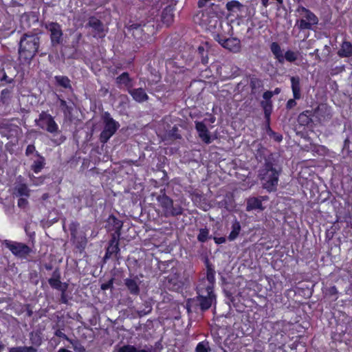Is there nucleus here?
<instances>
[{
  "label": "nucleus",
  "mask_w": 352,
  "mask_h": 352,
  "mask_svg": "<svg viewBox=\"0 0 352 352\" xmlns=\"http://www.w3.org/2000/svg\"><path fill=\"white\" fill-rule=\"evenodd\" d=\"M280 173L281 168L274 164L272 155H270L258 170V178L262 187L270 192L276 191Z\"/></svg>",
  "instance_id": "1"
},
{
  "label": "nucleus",
  "mask_w": 352,
  "mask_h": 352,
  "mask_svg": "<svg viewBox=\"0 0 352 352\" xmlns=\"http://www.w3.org/2000/svg\"><path fill=\"white\" fill-rule=\"evenodd\" d=\"M40 45V37L35 34H24L19 42V59L23 65H30Z\"/></svg>",
  "instance_id": "2"
},
{
  "label": "nucleus",
  "mask_w": 352,
  "mask_h": 352,
  "mask_svg": "<svg viewBox=\"0 0 352 352\" xmlns=\"http://www.w3.org/2000/svg\"><path fill=\"white\" fill-rule=\"evenodd\" d=\"M109 223L113 226L114 233L111 235V239L107 248L104 260L106 261L110 258L114 257L116 260L120 259L119 241L120 236V230L122 227V222L115 217L109 218Z\"/></svg>",
  "instance_id": "3"
},
{
  "label": "nucleus",
  "mask_w": 352,
  "mask_h": 352,
  "mask_svg": "<svg viewBox=\"0 0 352 352\" xmlns=\"http://www.w3.org/2000/svg\"><path fill=\"white\" fill-rule=\"evenodd\" d=\"M296 12L300 16V19L296 23V25L299 30H314L318 24L319 19L318 16L310 10L302 6H299Z\"/></svg>",
  "instance_id": "4"
},
{
  "label": "nucleus",
  "mask_w": 352,
  "mask_h": 352,
  "mask_svg": "<svg viewBox=\"0 0 352 352\" xmlns=\"http://www.w3.org/2000/svg\"><path fill=\"white\" fill-rule=\"evenodd\" d=\"M215 271L211 265H207L206 276L201 278L197 286L198 295L213 294V287L215 283Z\"/></svg>",
  "instance_id": "5"
},
{
  "label": "nucleus",
  "mask_w": 352,
  "mask_h": 352,
  "mask_svg": "<svg viewBox=\"0 0 352 352\" xmlns=\"http://www.w3.org/2000/svg\"><path fill=\"white\" fill-rule=\"evenodd\" d=\"M157 200L166 217H175L182 214L183 209L182 206L179 204H174L173 200L166 195L163 194L157 196Z\"/></svg>",
  "instance_id": "6"
},
{
  "label": "nucleus",
  "mask_w": 352,
  "mask_h": 352,
  "mask_svg": "<svg viewBox=\"0 0 352 352\" xmlns=\"http://www.w3.org/2000/svg\"><path fill=\"white\" fill-rule=\"evenodd\" d=\"M104 129L100 135V140L102 143H106L115 134L120 124L111 118L108 112H105L102 116Z\"/></svg>",
  "instance_id": "7"
},
{
  "label": "nucleus",
  "mask_w": 352,
  "mask_h": 352,
  "mask_svg": "<svg viewBox=\"0 0 352 352\" xmlns=\"http://www.w3.org/2000/svg\"><path fill=\"white\" fill-rule=\"evenodd\" d=\"M4 245L15 256L19 258H27L32 252L31 248L23 243L6 240Z\"/></svg>",
  "instance_id": "8"
},
{
  "label": "nucleus",
  "mask_w": 352,
  "mask_h": 352,
  "mask_svg": "<svg viewBox=\"0 0 352 352\" xmlns=\"http://www.w3.org/2000/svg\"><path fill=\"white\" fill-rule=\"evenodd\" d=\"M36 122L40 128L45 129L50 133H55L58 131V126L53 117L45 111H42L40 113L39 118Z\"/></svg>",
  "instance_id": "9"
},
{
  "label": "nucleus",
  "mask_w": 352,
  "mask_h": 352,
  "mask_svg": "<svg viewBox=\"0 0 352 352\" xmlns=\"http://www.w3.org/2000/svg\"><path fill=\"white\" fill-rule=\"evenodd\" d=\"M45 28L50 32V39L53 46H56L62 43L63 31L61 26L58 23H47L45 24Z\"/></svg>",
  "instance_id": "10"
},
{
  "label": "nucleus",
  "mask_w": 352,
  "mask_h": 352,
  "mask_svg": "<svg viewBox=\"0 0 352 352\" xmlns=\"http://www.w3.org/2000/svg\"><path fill=\"white\" fill-rule=\"evenodd\" d=\"M195 129L198 133L199 138L206 144L212 142V139L210 133L203 122H195Z\"/></svg>",
  "instance_id": "11"
},
{
  "label": "nucleus",
  "mask_w": 352,
  "mask_h": 352,
  "mask_svg": "<svg viewBox=\"0 0 352 352\" xmlns=\"http://www.w3.org/2000/svg\"><path fill=\"white\" fill-rule=\"evenodd\" d=\"M128 92L137 102L142 103L148 100V96L142 88L129 89Z\"/></svg>",
  "instance_id": "12"
},
{
  "label": "nucleus",
  "mask_w": 352,
  "mask_h": 352,
  "mask_svg": "<svg viewBox=\"0 0 352 352\" xmlns=\"http://www.w3.org/2000/svg\"><path fill=\"white\" fill-rule=\"evenodd\" d=\"M223 43V47L234 53H237L241 50V41L236 38H228Z\"/></svg>",
  "instance_id": "13"
},
{
  "label": "nucleus",
  "mask_w": 352,
  "mask_h": 352,
  "mask_svg": "<svg viewBox=\"0 0 352 352\" xmlns=\"http://www.w3.org/2000/svg\"><path fill=\"white\" fill-rule=\"evenodd\" d=\"M215 300L216 298L214 294L203 295V296L202 295H198V300L202 311L208 309L212 306V304L215 301Z\"/></svg>",
  "instance_id": "14"
},
{
  "label": "nucleus",
  "mask_w": 352,
  "mask_h": 352,
  "mask_svg": "<svg viewBox=\"0 0 352 352\" xmlns=\"http://www.w3.org/2000/svg\"><path fill=\"white\" fill-rule=\"evenodd\" d=\"M226 8L230 12V14H236L237 16H241L245 6L238 1L232 0L226 3Z\"/></svg>",
  "instance_id": "15"
},
{
  "label": "nucleus",
  "mask_w": 352,
  "mask_h": 352,
  "mask_svg": "<svg viewBox=\"0 0 352 352\" xmlns=\"http://www.w3.org/2000/svg\"><path fill=\"white\" fill-rule=\"evenodd\" d=\"M246 211L250 212L253 210H263L262 200L258 197H249L247 201Z\"/></svg>",
  "instance_id": "16"
},
{
  "label": "nucleus",
  "mask_w": 352,
  "mask_h": 352,
  "mask_svg": "<svg viewBox=\"0 0 352 352\" xmlns=\"http://www.w3.org/2000/svg\"><path fill=\"white\" fill-rule=\"evenodd\" d=\"M48 282L52 288L58 289L60 291H67L68 288V285L67 283H63L60 282V276L58 274H56V272H54L53 276L49 279Z\"/></svg>",
  "instance_id": "17"
},
{
  "label": "nucleus",
  "mask_w": 352,
  "mask_h": 352,
  "mask_svg": "<svg viewBox=\"0 0 352 352\" xmlns=\"http://www.w3.org/2000/svg\"><path fill=\"white\" fill-rule=\"evenodd\" d=\"M291 80V88L293 93L294 99H300L301 98L300 93V79L299 76H292Z\"/></svg>",
  "instance_id": "18"
},
{
  "label": "nucleus",
  "mask_w": 352,
  "mask_h": 352,
  "mask_svg": "<svg viewBox=\"0 0 352 352\" xmlns=\"http://www.w3.org/2000/svg\"><path fill=\"white\" fill-rule=\"evenodd\" d=\"M124 285L130 294L132 295H138L140 293V287L137 278H126Z\"/></svg>",
  "instance_id": "19"
},
{
  "label": "nucleus",
  "mask_w": 352,
  "mask_h": 352,
  "mask_svg": "<svg viewBox=\"0 0 352 352\" xmlns=\"http://www.w3.org/2000/svg\"><path fill=\"white\" fill-rule=\"evenodd\" d=\"M338 55L341 58L351 57L352 56V44L349 41H344L338 51Z\"/></svg>",
  "instance_id": "20"
},
{
  "label": "nucleus",
  "mask_w": 352,
  "mask_h": 352,
  "mask_svg": "<svg viewBox=\"0 0 352 352\" xmlns=\"http://www.w3.org/2000/svg\"><path fill=\"white\" fill-rule=\"evenodd\" d=\"M270 50L278 62L283 64L284 63V56L280 45L277 42H272L270 45Z\"/></svg>",
  "instance_id": "21"
},
{
  "label": "nucleus",
  "mask_w": 352,
  "mask_h": 352,
  "mask_svg": "<svg viewBox=\"0 0 352 352\" xmlns=\"http://www.w3.org/2000/svg\"><path fill=\"white\" fill-rule=\"evenodd\" d=\"M56 84L65 89H72L71 80L65 76H56L54 77Z\"/></svg>",
  "instance_id": "22"
},
{
  "label": "nucleus",
  "mask_w": 352,
  "mask_h": 352,
  "mask_svg": "<svg viewBox=\"0 0 352 352\" xmlns=\"http://www.w3.org/2000/svg\"><path fill=\"white\" fill-rule=\"evenodd\" d=\"M87 25L93 28L98 33L103 31V25L102 22L96 17H90L89 19Z\"/></svg>",
  "instance_id": "23"
},
{
  "label": "nucleus",
  "mask_w": 352,
  "mask_h": 352,
  "mask_svg": "<svg viewBox=\"0 0 352 352\" xmlns=\"http://www.w3.org/2000/svg\"><path fill=\"white\" fill-rule=\"evenodd\" d=\"M131 80L129 78V75L127 72H124L116 78V82L119 85H123L127 87H130Z\"/></svg>",
  "instance_id": "24"
},
{
  "label": "nucleus",
  "mask_w": 352,
  "mask_h": 352,
  "mask_svg": "<svg viewBox=\"0 0 352 352\" xmlns=\"http://www.w3.org/2000/svg\"><path fill=\"white\" fill-rule=\"evenodd\" d=\"M241 230V225L239 221H235L232 226V231L228 236L230 241H234L239 235Z\"/></svg>",
  "instance_id": "25"
},
{
  "label": "nucleus",
  "mask_w": 352,
  "mask_h": 352,
  "mask_svg": "<svg viewBox=\"0 0 352 352\" xmlns=\"http://www.w3.org/2000/svg\"><path fill=\"white\" fill-rule=\"evenodd\" d=\"M15 192L17 196H30V190L27 185L24 184H20L15 187Z\"/></svg>",
  "instance_id": "26"
},
{
  "label": "nucleus",
  "mask_w": 352,
  "mask_h": 352,
  "mask_svg": "<svg viewBox=\"0 0 352 352\" xmlns=\"http://www.w3.org/2000/svg\"><path fill=\"white\" fill-rule=\"evenodd\" d=\"M36 155L39 157V158L34 162L33 164L32 165V169L34 173H38L44 166L45 159L44 157L39 156L38 153H36Z\"/></svg>",
  "instance_id": "27"
},
{
  "label": "nucleus",
  "mask_w": 352,
  "mask_h": 352,
  "mask_svg": "<svg viewBox=\"0 0 352 352\" xmlns=\"http://www.w3.org/2000/svg\"><path fill=\"white\" fill-rule=\"evenodd\" d=\"M261 106L263 108L265 118L269 120L272 110V102L262 101Z\"/></svg>",
  "instance_id": "28"
},
{
  "label": "nucleus",
  "mask_w": 352,
  "mask_h": 352,
  "mask_svg": "<svg viewBox=\"0 0 352 352\" xmlns=\"http://www.w3.org/2000/svg\"><path fill=\"white\" fill-rule=\"evenodd\" d=\"M198 54L201 57V61L204 65L208 63V52L204 46H199L197 50Z\"/></svg>",
  "instance_id": "29"
},
{
  "label": "nucleus",
  "mask_w": 352,
  "mask_h": 352,
  "mask_svg": "<svg viewBox=\"0 0 352 352\" xmlns=\"http://www.w3.org/2000/svg\"><path fill=\"white\" fill-rule=\"evenodd\" d=\"M142 349H138L135 346L125 344L120 347H117V352H140Z\"/></svg>",
  "instance_id": "30"
},
{
  "label": "nucleus",
  "mask_w": 352,
  "mask_h": 352,
  "mask_svg": "<svg viewBox=\"0 0 352 352\" xmlns=\"http://www.w3.org/2000/svg\"><path fill=\"white\" fill-rule=\"evenodd\" d=\"M250 87L252 89V92L254 94L257 89L261 88L263 85L262 81L256 78H252L250 79Z\"/></svg>",
  "instance_id": "31"
},
{
  "label": "nucleus",
  "mask_w": 352,
  "mask_h": 352,
  "mask_svg": "<svg viewBox=\"0 0 352 352\" xmlns=\"http://www.w3.org/2000/svg\"><path fill=\"white\" fill-rule=\"evenodd\" d=\"M284 56V60H286L288 62L292 63L297 60L298 54L297 52H293L292 50H287Z\"/></svg>",
  "instance_id": "32"
},
{
  "label": "nucleus",
  "mask_w": 352,
  "mask_h": 352,
  "mask_svg": "<svg viewBox=\"0 0 352 352\" xmlns=\"http://www.w3.org/2000/svg\"><path fill=\"white\" fill-rule=\"evenodd\" d=\"M79 228V223L77 222H72L69 224V228L71 232L72 239L74 240L77 239L78 230Z\"/></svg>",
  "instance_id": "33"
},
{
  "label": "nucleus",
  "mask_w": 352,
  "mask_h": 352,
  "mask_svg": "<svg viewBox=\"0 0 352 352\" xmlns=\"http://www.w3.org/2000/svg\"><path fill=\"white\" fill-rule=\"evenodd\" d=\"M60 102V107L63 112L67 115L70 114L72 111V107L71 106H69L67 103V102L63 99H59Z\"/></svg>",
  "instance_id": "34"
},
{
  "label": "nucleus",
  "mask_w": 352,
  "mask_h": 352,
  "mask_svg": "<svg viewBox=\"0 0 352 352\" xmlns=\"http://www.w3.org/2000/svg\"><path fill=\"white\" fill-rule=\"evenodd\" d=\"M69 343L72 344L74 349L76 352H85L86 351L85 347L78 340H74L71 339V340H69Z\"/></svg>",
  "instance_id": "35"
},
{
  "label": "nucleus",
  "mask_w": 352,
  "mask_h": 352,
  "mask_svg": "<svg viewBox=\"0 0 352 352\" xmlns=\"http://www.w3.org/2000/svg\"><path fill=\"white\" fill-rule=\"evenodd\" d=\"M209 232L207 229H201L197 236L199 241L204 243L207 241Z\"/></svg>",
  "instance_id": "36"
},
{
  "label": "nucleus",
  "mask_w": 352,
  "mask_h": 352,
  "mask_svg": "<svg viewBox=\"0 0 352 352\" xmlns=\"http://www.w3.org/2000/svg\"><path fill=\"white\" fill-rule=\"evenodd\" d=\"M210 348L208 342H199L196 347V352H209Z\"/></svg>",
  "instance_id": "37"
},
{
  "label": "nucleus",
  "mask_w": 352,
  "mask_h": 352,
  "mask_svg": "<svg viewBox=\"0 0 352 352\" xmlns=\"http://www.w3.org/2000/svg\"><path fill=\"white\" fill-rule=\"evenodd\" d=\"M113 278H112L107 283H102L100 286V288L102 290H107L109 289H111L113 287Z\"/></svg>",
  "instance_id": "38"
},
{
  "label": "nucleus",
  "mask_w": 352,
  "mask_h": 352,
  "mask_svg": "<svg viewBox=\"0 0 352 352\" xmlns=\"http://www.w3.org/2000/svg\"><path fill=\"white\" fill-rule=\"evenodd\" d=\"M28 205L27 199L21 197L18 200V206L21 208H25Z\"/></svg>",
  "instance_id": "39"
},
{
  "label": "nucleus",
  "mask_w": 352,
  "mask_h": 352,
  "mask_svg": "<svg viewBox=\"0 0 352 352\" xmlns=\"http://www.w3.org/2000/svg\"><path fill=\"white\" fill-rule=\"evenodd\" d=\"M54 335L57 337H59V338H62L66 340H67L68 342H69V340H71V339H69L63 331L62 330L60 329H57L55 333H54Z\"/></svg>",
  "instance_id": "40"
},
{
  "label": "nucleus",
  "mask_w": 352,
  "mask_h": 352,
  "mask_svg": "<svg viewBox=\"0 0 352 352\" xmlns=\"http://www.w3.org/2000/svg\"><path fill=\"white\" fill-rule=\"evenodd\" d=\"M21 352H36V349L33 346H19Z\"/></svg>",
  "instance_id": "41"
},
{
  "label": "nucleus",
  "mask_w": 352,
  "mask_h": 352,
  "mask_svg": "<svg viewBox=\"0 0 352 352\" xmlns=\"http://www.w3.org/2000/svg\"><path fill=\"white\" fill-rule=\"evenodd\" d=\"M296 100V99H294V98L293 99H289L286 104L287 109H291L294 107L297 104Z\"/></svg>",
  "instance_id": "42"
},
{
  "label": "nucleus",
  "mask_w": 352,
  "mask_h": 352,
  "mask_svg": "<svg viewBox=\"0 0 352 352\" xmlns=\"http://www.w3.org/2000/svg\"><path fill=\"white\" fill-rule=\"evenodd\" d=\"M231 67H232V69H233V72L231 74H228L227 75H226L225 77L226 78H232L235 76H237L239 74V69L238 67H234V66H232V65H230Z\"/></svg>",
  "instance_id": "43"
},
{
  "label": "nucleus",
  "mask_w": 352,
  "mask_h": 352,
  "mask_svg": "<svg viewBox=\"0 0 352 352\" xmlns=\"http://www.w3.org/2000/svg\"><path fill=\"white\" fill-rule=\"evenodd\" d=\"M214 38L215 41H217L222 47L223 45V42L224 41H226V38H224L223 36L219 35V34H215L214 36Z\"/></svg>",
  "instance_id": "44"
},
{
  "label": "nucleus",
  "mask_w": 352,
  "mask_h": 352,
  "mask_svg": "<svg viewBox=\"0 0 352 352\" xmlns=\"http://www.w3.org/2000/svg\"><path fill=\"white\" fill-rule=\"evenodd\" d=\"M34 151H35L34 146L32 144H30L26 148L25 154L27 155H30L32 154Z\"/></svg>",
  "instance_id": "45"
},
{
  "label": "nucleus",
  "mask_w": 352,
  "mask_h": 352,
  "mask_svg": "<svg viewBox=\"0 0 352 352\" xmlns=\"http://www.w3.org/2000/svg\"><path fill=\"white\" fill-rule=\"evenodd\" d=\"M61 296H60V302L64 304H67L68 302L67 297L66 295V291L60 290Z\"/></svg>",
  "instance_id": "46"
},
{
  "label": "nucleus",
  "mask_w": 352,
  "mask_h": 352,
  "mask_svg": "<svg viewBox=\"0 0 352 352\" xmlns=\"http://www.w3.org/2000/svg\"><path fill=\"white\" fill-rule=\"evenodd\" d=\"M273 96V93L270 91H265L263 95V98L265 100V101H270V98Z\"/></svg>",
  "instance_id": "47"
},
{
  "label": "nucleus",
  "mask_w": 352,
  "mask_h": 352,
  "mask_svg": "<svg viewBox=\"0 0 352 352\" xmlns=\"http://www.w3.org/2000/svg\"><path fill=\"white\" fill-rule=\"evenodd\" d=\"M146 308H147L146 311L142 310V311H138V314H139L140 316H142L146 315V314H148V313L151 312V307L150 306H147Z\"/></svg>",
  "instance_id": "48"
},
{
  "label": "nucleus",
  "mask_w": 352,
  "mask_h": 352,
  "mask_svg": "<svg viewBox=\"0 0 352 352\" xmlns=\"http://www.w3.org/2000/svg\"><path fill=\"white\" fill-rule=\"evenodd\" d=\"M131 28L132 30L136 31V32H138L140 30H143L142 28H141V25H139V24H133L131 25Z\"/></svg>",
  "instance_id": "49"
},
{
  "label": "nucleus",
  "mask_w": 352,
  "mask_h": 352,
  "mask_svg": "<svg viewBox=\"0 0 352 352\" xmlns=\"http://www.w3.org/2000/svg\"><path fill=\"white\" fill-rule=\"evenodd\" d=\"M214 241L216 243L221 244L226 242V239L224 237L214 238Z\"/></svg>",
  "instance_id": "50"
},
{
  "label": "nucleus",
  "mask_w": 352,
  "mask_h": 352,
  "mask_svg": "<svg viewBox=\"0 0 352 352\" xmlns=\"http://www.w3.org/2000/svg\"><path fill=\"white\" fill-rule=\"evenodd\" d=\"M10 91L7 89H5L3 90H2L1 91V98H6V96H9L10 95Z\"/></svg>",
  "instance_id": "51"
},
{
  "label": "nucleus",
  "mask_w": 352,
  "mask_h": 352,
  "mask_svg": "<svg viewBox=\"0 0 352 352\" xmlns=\"http://www.w3.org/2000/svg\"><path fill=\"white\" fill-rule=\"evenodd\" d=\"M140 352H155V349L153 346H151L142 349Z\"/></svg>",
  "instance_id": "52"
},
{
  "label": "nucleus",
  "mask_w": 352,
  "mask_h": 352,
  "mask_svg": "<svg viewBox=\"0 0 352 352\" xmlns=\"http://www.w3.org/2000/svg\"><path fill=\"white\" fill-rule=\"evenodd\" d=\"M9 352H21L19 346L10 348Z\"/></svg>",
  "instance_id": "53"
},
{
  "label": "nucleus",
  "mask_w": 352,
  "mask_h": 352,
  "mask_svg": "<svg viewBox=\"0 0 352 352\" xmlns=\"http://www.w3.org/2000/svg\"><path fill=\"white\" fill-rule=\"evenodd\" d=\"M261 1L262 4H263L265 7H267V6H268L269 0H261Z\"/></svg>",
  "instance_id": "54"
},
{
  "label": "nucleus",
  "mask_w": 352,
  "mask_h": 352,
  "mask_svg": "<svg viewBox=\"0 0 352 352\" xmlns=\"http://www.w3.org/2000/svg\"><path fill=\"white\" fill-rule=\"evenodd\" d=\"M58 352H72L71 351H69L66 349H64V348H61L60 349Z\"/></svg>",
  "instance_id": "55"
},
{
  "label": "nucleus",
  "mask_w": 352,
  "mask_h": 352,
  "mask_svg": "<svg viewBox=\"0 0 352 352\" xmlns=\"http://www.w3.org/2000/svg\"><path fill=\"white\" fill-rule=\"evenodd\" d=\"M48 197H49V195H48V194H47V193H45V194H43V196H42V199H43V200L47 199Z\"/></svg>",
  "instance_id": "56"
},
{
  "label": "nucleus",
  "mask_w": 352,
  "mask_h": 352,
  "mask_svg": "<svg viewBox=\"0 0 352 352\" xmlns=\"http://www.w3.org/2000/svg\"><path fill=\"white\" fill-rule=\"evenodd\" d=\"M209 120L211 123H214L215 122V118L214 116H211Z\"/></svg>",
  "instance_id": "57"
},
{
  "label": "nucleus",
  "mask_w": 352,
  "mask_h": 352,
  "mask_svg": "<svg viewBox=\"0 0 352 352\" xmlns=\"http://www.w3.org/2000/svg\"><path fill=\"white\" fill-rule=\"evenodd\" d=\"M5 348L4 344H3L1 342H0V352H1Z\"/></svg>",
  "instance_id": "58"
},
{
  "label": "nucleus",
  "mask_w": 352,
  "mask_h": 352,
  "mask_svg": "<svg viewBox=\"0 0 352 352\" xmlns=\"http://www.w3.org/2000/svg\"><path fill=\"white\" fill-rule=\"evenodd\" d=\"M276 140L278 141V142H280L282 140V136L281 135L277 136L276 138Z\"/></svg>",
  "instance_id": "59"
},
{
  "label": "nucleus",
  "mask_w": 352,
  "mask_h": 352,
  "mask_svg": "<svg viewBox=\"0 0 352 352\" xmlns=\"http://www.w3.org/2000/svg\"><path fill=\"white\" fill-rule=\"evenodd\" d=\"M324 48H325V49L327 50V56H328V54H329V51H330V48H329V47L328 45H325V46H324Z\"/></svg>",
  "instance_id": "60"
},
{
  "label": "nucleus",
  "mask_w": 352,
  "mask_h": 352,
  "mask_svg": "<svg viewBox=\"0 0 352 352\" xmlns=\"http://www.w3.org/2000/svg\"><path fill=\"white\" fill-rule=\"evenodd\" d=\"M280 89L279 88H276L274 90V94H278L280 93Z\"/></svg>",
  "instance_id": "61"
},
{
  "label": "nucleus",
  "mask_w": 352,
  "mask_h": 352,
  "mask_svg": "<svg viewBox=\"0 0 352 352\" xmlns=\"http://www.w3.org/2000/svg\"><path fill=\"white\" fill-rule=\"evenodd\" d=\"M331 291H332L333 293H336L337 292L336 288L335 287H333L331 288Z\"/></svg>",
  "instance_id": "62"
},
{
  "label": "nucleus",
  "mask_w": 352,
  "mask_h": 352,
  "mask_svg": "<svg viewBox=\"0 0 352 352\" xmlns=\"http://www.w3.org/2000/svg\"><path fill=\"white\" fill-rule=\"evenodd\" d=\"M318 50L316 49V50H315V51L313 53H311L310 54L311 55H312V54H316H316H318Z\"/></svg>",
  "instance_id": "63"
},
{
  "label": "nucleus",
  "mask_w": 352,
  "mask_h": 352,
  "mask_svg": "<svg viewBox=\"0 0 352 352\" xmlns=\"http://www.w3.org/2000/svg\"><path fill=\"white\" fill-rule=\"evenodd\" d=\"M316 58H317L319 61H320V60H321V58L320 57V56H319L318 54H316Z\"/></svg>",
  "instance_id": "64"
}]
</instances>
